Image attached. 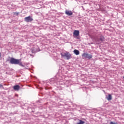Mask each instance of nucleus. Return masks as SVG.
Masks as SVG:
<instances>
[{
  "label": "nucleus",
  "mask_w": 124,
  "mask_h": 124,
  "mask_svg": "<svg viewBox=\"0 0 124 124\" xmlns=\"http://www.w3.org/2000/svg\"><path fill=\"white\" fill-rule=\"evenodd\" d=\"M10 63H12V64H19V60L11 58L10 60Z\"/></svg>",
  "instance_id": "obj_1"
},
{
  "label": "nucleus",
  "mask_w": 124,
  "mask_h": 124,
  "mask_svg": "<svg viewBox=\"0 0 124 124\" xmlns=\"http://www.w3.org/2000/svg\"><path fill=\"white\" fill-rule=\"evenodd\" d=\"M82 57H83V58H85V59H88V60H91V59L93 58V55L89 54L87 53H84L82 54Z\"/></svg>",
  "instance_id": "obj_2"
},
{
  "label": "nucleus",
  "mask_w": 124,
  "mask_h": 124,
  "mask_svg": "<svg viewBox=\"0 0 124 124\" xmlns=\"http://www.w3.org/2000/svg\"><path fill=\"white\" fill-rule=\"evenodd\" d=\"M61 55L62 57H66V59L68 60H70V58L71 57V55L69 53V52L61 53Z\"/></svg>",
  "instance_id": "obj_3"
},
{
  "label": "nucleus",
  "mask_w": 124,
  "mask_h": 124,
  "mask_svg": "<svg viewBox=\"0 0 124 124\" xmlns=\"http://www.w3.org/2000/svg\"><path fill=\"white\" fill-rule=\"evenodd\" d=\"M25 21V22H31V21H33V19L31 18V16H29L27 17H25L24 18Z\"/></svg>",
  "instance_id": "obj_4"
},
{
  "label": "nucleus",
  "mask_w": 124,
  "mask_h": 124,
  "mask_svg": "<svg viewBox=\"0 0 124 124\" xmlns=\"http://www.w3.org/2000/svg\"><path fill=\"white\" fill-rule=\"evenodd\" d=\"M65 14H66V15H68V16H71V15H73V13H72V11L68 10H66L65 11Z\"/></svg>",
  "instance_id": "obj_5"
},
{
  "label": "nucleus",
  "mask_w": 124,
  "mask_h": 124,
  "mask_svg": "<svg viewBox=\"0 0 124 124\" xmlns=\"http://www.w3.org/2000/svg\"><path fill=\"white\" fill-rule=\"evenodd\" d=\"M80 33V32H79V31L78 30H75L73 32V35L75 36H79V34Z\"/></svg>",
  "instance_id": "obj_6"
},
{
  "label": "nucleus",
  "mask_w": 124,
  "mask_h": 124,
  "mask_svg": "<svg viewBox=\"0 0 124 124\" xmlns=\"http://www.w3.org/2000/svg\"><path fill=\"white\" fill-rule=\"evenodd\" d=\"M13 89L15 91H19L20 90V86L16 85L13 87Z\"/></svg>",
  "instance_id": "obj_7"
},
{
  "label": "nucleus",
  "mask_w": 124,
  "mask_h": 124,
  "mask_svg": "<svg viewBox=\"0 0 124 124\" xmlns=\"http://www.w3.org/2000/svg\"><path fill=\"white\" fill-rule=\"evenodd\" d=\"M107 99L108 101L112 100V95L111 94H109L107 97Z\"/></svg>",
  "instance_id": "obj_8"
},
{
  "label": "nucleus",
  "mask_w": 124,
  "mask_h": 124,
  "mask_svg": "<svg viewBox=\"0 0 124 124\" xmlns=\"http://www.w3.org/2000/svg\"><path fill=\"white\" fill-rule=\"evenodd\" d=\"M74 54H75V55H79V54H80L79 50H77V49H75L74 50Z\"/></svg>",
  "instance_id": "obj_9"
},
{
  "label": "nucleus",
  "mask_w": 124,
  "mask_h": 124,
  "mask_svg": "<svg viewBox=\"0 0 124 124\" xmlns=\"http://www.w3.org/2000/svg\"><path fill=\"white\" fill-rule=\"evenodd\" d=\"M19 65L20 66H24V65H23V63H22L21 62V60H19V63H18Z\"/></svg>",
  "instance_id": "obj_10"
},
{
  "label": "nucleus",
  "mask_w": 124,
  "mask_h": 124,
  "mask_svg": "<svg viewBox=\"0 0 124 124\" xmlns=\"http://www.w3.org/2000/svg\"><path fill=\"white\" fill-rule=\"evenodd\" d=\"M100 41H104V37H103V36H101L100 37Z\"/></svg>",
  "instance_id": "obj_11"
},
{
  "label": "nucleus",
  "mask_w": 124,
  "mask_h": 124,
  "mask_svg": "<svg viewBox=\"0 0 124 124\" xmlns=\"http://www.w3.org/2000/svg\"><path fill=\"white\" fill-rule=\"evenodd\" d=\"M109 124H118L117 123H113V122H110Z\"/></svg>",
  "instance_id": "obj_12"
},
{
  "label": "nucleus",
  "mask_w": 124,
  "mask_h": 124,
  "mask_svg": "<svg viewBox=\"0 0 124 124\" xmlns=\"http://www.w3.org/2000/svg\"><path fill=\"white\" fill-rule=\"evenodd\" d=\"M14 13V14H16V15H19V13H18V12H15Z\"/></svg>",
  "instance_id": "obj_13"
},
{
  "label": "nucleus",
  "mask_w": 124,
  "mask_h": 124,
  "mask_svg": "<svg viewBox=\"0 0 124 124\" xmlns=\"http://www.w3.org/2000/svg\"><path fill=\"white\" fill-rule=\"evenodd\" d=\"M3 86L1 84H0V88H2Z\"/></svg>",
  "instance_id": "obj_14"
},
{
  "label": "nucleus",
  "mask_w": 124,
  "mask_h": 124,
  "mask_svg": "<svg viewBox=\"0 0 124 124\" xmlns=\"http://www.w3.org/2000/svg\"><path fill=\"white\" fill-rule=\"evenodd\" d=\"M0 57H1V54H0Z\"/></svg>",
  "instance_id": "obj_15"
}]
</instances>
